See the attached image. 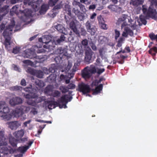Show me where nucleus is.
Listing matches in <instances>:
<instances>
[{
  "label": "nucleus",
  "mask_w": 157,
  "mask_h": 157,
  "mask_svg": "<svg viewBox=\"0 0 157 157\" xmlns=\"http://www.w3.org/2000/svg\"><path fill=\"white\" fill-rule=\"evenodd\" d=\"M15 25V22H13L11 24L7 27L6 29L4 31L3 36L5 39L4 44L5 48L8 51L11 50L12 47L11 46L10 42L11 39V32Z\"/></svg>",
  "instance_id": "nucleus-1"
},
{
  "label": "nucleus",
  "mask_w": 157,
  "mask_h": 157,
  "mask_svg": "<svg viewBox=\"0 0 157 157\" xmlns=\"http://www.w3.org/2000/svg\"><path fill=\"white\" fill-rule=\"evenodd\" d=\"M97 72L95 66L93 65H90V67L87 66L84 68L82 72V76L83 78L89 79Z\"/></svg>",
  "instance_id": "nucleus-2"
},
{
  "label": "nucleus",
  "mask_w": 157,
  "mask_h": 157,
  "mask_svg": "<svg viewBox=\"0 0 157 157\" xmlns=\"http://www.w3.org/2000/svg\"><path fill=\"white\" fill-rule=\"evenodd\" d=\"M88 41L87 39H85L82 40L81 42V44H78L77 46L75 47V50L76 52L75 56L77 57H81L83 54L84 50L82 48V46H84V48L86 49L87 48L88 44Z\"/></svg>",
  "instance_id": "nucleus-3"
},
{
  "label": "nucleus",
  "mask_w": 157,
  "mask_h": 157,
  "mask_svg": "<svg viewBox=\"0 0 157 157\" xmlns=\"http://www.w3.org/2000/svg\"><path fill=\"white\" fill-rule=\"evenodd\" d=\"M94 23L90 21H88L85 23V26L87 32L91 35H94L97 31V28Z\"/></svg>",
  "instance_id": "nucleus-4"
},
{
  "label": "nucleus",
  "mask_w": 157,
  "mask_h": 157,
  "mask_svg": "<svg viewBox=\"0 0 157 157\" xmlns=\"http://www.w3.org/2000/svg\"><path fill=\"white\" fill-rule=\"evenodd\" d=\"M85 57L84 61L85 63L89 64L90 62L93 52L89 47H87L85 49Z\"/></svg>",
  "instance_id": "nucleus-5"
},
{
  "label": "nucleus",
  "mask_w": 157,
  "mask_h": 157,
  "mask_svg": "<svg viewBox=\"0 0 157 157\" xmlns=\"http://www.w3.org/2000/svg\"><path fill=\"white\" fill-rule=\"evenodd\" d=\"M39 41L46 44V45H44L43 47L44 48H51L50 44L52 43V41H51V37L49 36L48 35L44 36L42 38H39Z\"/></svg>",
  "instance_id": "nucleus-6"
},
{
  "label": "nucleus",
  "mask_w": 157,
  "mask_h": 157,
  "mask_svg": "<svg viewBox=\"0 0 157 157\" xmlns=\"http://www.w3.org/2000/svg\"><path fill=\"white\" fill-rule=\"evenodd\" d=\"M78 90L85 94L89 93L90 91V88L89 85L82 82L78 85Z\"/></svg>",
  "instance_id": "nucleus-7"
},
{
  "label": "nucleus",
  "mask_w": 157,
  "mask_h": 157,
  "mask_svg": "<svg viewBox=\"0 0 157 157\" xmlns=\"http://www.w3.org/2000/svg\"><path fill=\"white\" fill-rule=\"evenodd\" d=\"M23 56L25 58H29L32 59L36 58V54L34 51L29 49L25 50L22 54Z\"/></svg>",
  "instance_id": "nucleus-8"
},
{
  "label": "nucleus",
  "mask_w": 157,
  "mask_h": 157,
  "mask_svg": "<svg viewBox=\"0 0 157 157\" xmlns=\"http://www.w3.org/2000/svg\"><path fill=\"white\" fill-rule=\"evenodd\" d=\"M22 100L21 98L15 97L10 99L9 101V103L11 106H14L21 104L22 103Z\"/></svg>",
  "instance_id": "nucleus-9"
},
{
  "label": "nucleus",
  "mask_w": 157,
  "mask_h": 157,
  "mask_svg": "<svg viewBox=\"0 0 157 157\" xmlns=\"http://www.w3.org/2000/svg\"><path fill=\"white\" fill-rule=\"evenodd\" d=\"M128 16L127 15L123 14H122L121 17L118 19L117 21V23L118 25L123 22L121 26V27L122 29L128 25L126 21V20L128 18Z\"/></svg>",
  "instance_id": "nucleus-10"
},
{
  "label": "nucleus",
  "mask_w": 157,
  "mask_h": 157,
  "mask_svg": "<svg viewBox=\"0 0 157 157\" xmlns=\"http://www.w3.org/2000/svg\"><path fill=\"white\" fill-rule=\"evenodd\" d=\"M5 104V101H0V113H2V114L8 113L10 111L9 108Z\"/></svg>",
  "instance_id": "nucleus-11"
},
{
  "label": "nucleus",
  "mask_w": 157,
  "mask_h": 157,
  "mask_svg": "<svg viewBox=\"0 0 157 157\" xmlns=\"http://www.w3.org/2000/svg\"><path fill=\"white\" fill-rule=\"evenodd\" d=\"M32 10L29 9H25L23 11L19 10V13L21 14V18L23 17V16L26 17H32Z\"/></svg>",
  "instance_id": "nucleus-12"
},
{
  "label": "nucleus",
  "mask_w": 157,
  "mask_h": 157,
  "mask_svg": "<svg viewBox=\"0 0 157 157\" xmlns=\"http://www.w3.org/2000/svg\"><path fill=\"white\" fill-rule=\"evenodd\" d=\"M72 98V96L69 97L67 94L64 95L59 99L58 102H59V104L60 103H66V104H67L68 102L70 101Z\"/></svg>",
  "instance_id": "nucleus-13"
},
{
  "label": "nucleus",
  "mask_w": 157,
  "mask_h": 157,
  "mask_svg": "<svg viewBox=\"0 0 157 157\" xmlns=\"http://www.w3.org/2000/svg\"><path fill=\"white\" fill-rule=\"evenodd\" d=\"M147 15L150 16L151 18L155 20H157V12L155 10L149 7L147 13Z\"/></svg>",
  "instance_id": "nucleus-14"
},
{
  "label": "nucleus",
  "mask_w": 157,
  "mask_h": 157,
  "mask_svg": "<svg viewBox=\"0 0 157 157\" xmlns=\"http://www.w3.org/2000/svg\"><path fill=\"white\" fill-rule=\"evenodd\" d=\"M46 104H48V108L50 109L55 108L56 106H59L60 107V105L59 102L52 101H45Z\"/></svg>",
  "instance_id": "nucleus-15"
},
{
  "label": "nucleus",
  "mask_w": 157,
  "mask_h": 157,
  "mask_svg": "<svg viewBox=\"0 0 157 157\" xmlns=\"http://www.w3.org/2000/svg\"><path fill=\"white\" fill-rule=\"evenodd\" d=\"M7 124L9 128L12 130H16L21 126V124L17 121H14L8 122Z\"/></svg>",
  "instance_id": "nucleus-16"
},
{
  "label": "nucleus",
  "mask_w": 157,
  "mask_h": 157,
  "mask_svg": "<svg viewBox=\"0 0 157 157\" xmlns=\"http://www.w3.org/2000/svg\"><path fill=\"white\" fill-rule=\"evenodd\" d=\"M70 27L71 30L76 34L77 36L80 37L79 31L78 30L76 25L74 21H71L70 23Z\"/></svg>",
  "instance_id": "nucleus-17"
},
{
  "label": "nucleus",
  "mask_w": 157,
  "mask_h": 157,
  "mask_svg": "<svg viewBox=\"0 0 157 157\" xmlns=\"http://www.w3.org/2000/svg\"><path fill=\"white\" fill-rule=\"evenodd\" d=\"M18 110H15V113H17L18 111ZM14 113L15 111L14 110H13L12 111V113H7V114H2V115L1 116V117L3 119H4L5 120H10L12 117H13V116H15L16 115H14Z\"/></svg>",
  "instance_id": "nucleus-18"
},
{
  "label": "nucleus",
  "mask_w": 157,
  "mask_h": 157,
  "mask_svg": "<svg viewBox=\"0 0 157 157\" xmlns=\"http://www.w3.org/2000/svg\"><path fill=\"white\" fill-rule=\"evenodd\" d=\"M24 131L21 129L20 130L16 131L13 133V135L17 139L19 140L22 138L24 134Z\"/></svg>",
  "instance_id": "nucleus-19"
},
{
  "label": "nucleus",
  "mask_w": 157,
  "mask_h": 157,
  "mask_svg": "<svg viewBox=\"0 0 157 157\" xmlns=\"http://www.w3.org/2000/svg\"><path fill=\"white\" fill-rule=\"evenodd\" d=\"M18 141L19 140L18 139H16L12 137L10 138L9 140L10 144L13 147H17V144Z\"/></svg>",
  "instance_id": "nucleus-20"
},
{
  "label": "nucleus",
  "mask_w": 157,
  "mask_h": 157,
  "mask_svg": "<svg viewBox=\"0 0 157 157\" xmlns=\"http://www.w3.org/2000/svg\"><path fill=\"white\" fill-rule=\"evenodd\" d=\"M48 9V5L46 4H43L39 11V13L41 14L45 13Z\"/></svg>",
  "instance_id": "nucleus-21"
},
{
  "label": "nucleus",
  "mask_w": 157,
  "mask_h": 157,
  "mask_svg": "<svg viewBox=\"0 0 157 157\" xmlns=\"http://www.w3.org/2000/svg\"><path fill=\"white\" fill-rule=\"evenodd\" d=\"M24 97L26 99H28V100L32 98H36L37 96V95L36 94L32 93L31 92V93H29V94H25L23 93Z\"/></svg>",
  "instance_id": "nucleus-22"
},
{
  "label": "nucleus",
  "mask_w": 157,
  "mask_h": 157,
  "mask_svg": "<svg viewBox=\"0 0 157 157\" xmlns=\"http://www.w3.org/2000/svg\"><path fill=\"white\" fill-rule=\"evenodd\" d=\"M52 91L53 87L52 86L50 85L48 86L45 88L44 90L45 93L49 95H51V94L52 93Z\"/></svg>",
  "instance_id": "nucleus-23"
},
{
  "label": "nucleus",
  "mask_w": 157,
  "mask_h": 157,
  "mask_svg": "<svg viewBox=\"0 0 157 157\" xmlns=\"http://www.w3.org/2000/svg\"><path fill=\"white\" fill-rule=\"evenodd\" d=\"M29 148V146H28L20 147L17 149V151H20L21 153L24 154Z\"/></svg>",
  "instance_id": "nucleus-24"
},
{
  "label": "nucleus",
  "mask_w": 157,
  "mask_h": 157,
  "mask_svg": "<svg viewBox=\"0 0 157 157\" xmlns=\"http://www.w3.org/2000/svg\"><path fill=\"white\" fill-rule=\"evenodd\" d=\"M103 88V85L101 84H100L97 86L94 90L93 94H97L100 93Z\"/></svg>",
  "instance_id": "nucleus-25"
},
{
  "label": "nucleus",
  "mask_w": 157,
  "mask_h": 157,
  "mask_svg": "<svg viewBox=\"0 0 157 157\" xmlns=\"http://www.w3.org/2000/svg\"><path fill=\"white\" fill-rule=\"evenodd\" d=\"M56 76L54 74H51L47 77V80L50 83H52L56 81Z\"/></svg>",
  "instance_id": "nucleus-26"
},
{
  "label": "nucleus",
  "mask_w": 157,
  "mask_h": 157,
  "mask_svg": "<svg viewBox=\"0 0 157 157\" xmlns=\"http://www.w3.org/2000/svg\"><path fill=\"white\" fill-rule=\"evenodd\" d=\"M143 2V0H132V5L136 6H137L139 5L142 4Z\"/></svg>",
  "instance_id": "nucleus-27"
},
{
  "label": "nucleus",
  "mask_w": 157,
  "mask_h": 157,
  "mask_svg": "<svg viewBox=\"0 0 157 157\" xmlns=\"http://www.w3.org/2000/svg\"><path fill=\"white\" fill-rule=\"evenodd\" d=\"M149 54L152 55L153 56H155L156 53H157V48L156 47H154L151 48L149 51Z\"/></svg>",
  "instance_id": "nucleus-28"
},
{
  "label": "nucleus",
  "mask_w": 157,
  "mask_h": 157,
  "mask_svg": "<svg viewBox=\"0 0 157 157\" xmlns=\"http://www.w3.org/2000/svg\"><path fill=\"white\" fill-rule=\"evenodd\" d=\"M9 149L7 147H3L1 148L0 152L4 155H7L9 153Z\"/></svg>",
  "instance_id": "nucleus-29"
},
{
  "label": "nucleus",
  "mask_w": 157,
  "mask_h": 157,
  "mask_svg": "<svg viewBox=\"0 0 157 157\" xmlns=\"http://www.w3.org/2000/svg\"><path fill=\"white\" fill-rule=\"evenodd\" d=\"M54 6H55L52 10L53 11L52 12L54 11H56V10H58L61 9L63 6V2H61L56 6L55 5Z\"/></svg>",
  "instance_id": "nucleus-30"
},
{
  "label": "nucleus",
  "mask_w": 157,
  "mask_h": 157,
  "mask_svg": "<svg viewBox=\"0 0 157 157\" xmlns=\"http://www.w3.org/2000/svg\"><path fill=\"white\" fill-rule=\"evenodd\" d=\"M9 7V6L7 5H6L4 6L3 7L0 8V13H5L3 14H5V15L8 12L7 9Z\"/></svg>",
  "instance_id": "nucleus-31"
},
{
  "label": "nucleus",
  "mask_w": 157,
  "mask_h": 157,
  "mask_svg": "<svg viewBox=\"0 0 157 157\" xmlns=\"http://www.w3.org/2000/svg\"><path fill=\"white\" fill-rule=\"evenodd\" d=\"M124 31L127 33L128 35H129L130 36H132L133 35V31L128 27H125L124 29Z\"/></svg>",
  "instance_id": "nucleus-32"
},
{
  "label": "nucleus",
  "mask_w": 157,
  "mask_h": 157,
  "mask_svg": "<svg viewBox=\"0 0 157 157\" xmlns=\"http://www.w3.org/2000/svg\"><path fill=\"white\" fill-rule=\"evenodd\" d=\"M22 89V87L17 85L13 86L10 88V90L12 91H21Z\"/></svg>",
  "instance_id": "nucleus-33"
},
{
  "label": "nucleus",
  "mask_w": 157,
  "mask_h": 157,
  "mask_svg": "<svg viewBox=\"0 0 157 157\" xmlns=\"http://www.w3.org/2000/svg\"><path fill=\"white\" fill-rule=\"evenodd\" d=\"M13 21H14L15 23V21L14 20L12 21L10 24L6 27V26L5 24H4L3 23H2L0 25V32L1 33H2V31L4 30V31L7 28V27L9 25H10L11 23Z\"/></svg>",
  "instance_id": "nucleus-34"
},
{
  "label": "nucleus",
  "mask_w": 157,
  "mask_h": 157,
  "mask_svg": "<svg viewBox=\"0 0 157 157\" xmlns=\"http://www.w3.org/2000/svg\"><path fill=\"white\" fill-rule=\"evenodd\" d=\"M149 37L152 40H156L157 42V34L155 35L152 33L149 34Z\"/></svg>",
  "instance_id": "nucleus-35"
},
{
  "label": "nucleus",
  "mask_w": 157,
  "mask_h": 157,
  "mask_svg": "<svg viewBox=\"0 0 157 157\" xmlns=\"http://www.w3.org/2000/svg\"><path fill=\"white\" fill-rule=\"evenodd\" d=\"M35 83L36 85L40 87H43L44 86V82L43 81L38 79H36L35 81Z\"/></svg>",
  "instance_id": "nucleus-36"
},
{
  "label": "nucleus",
  "mask_w": 157,
  "mask_h": 157,
  "mask_svg": "<svg viewBox=\"0 0 157 157\" xmlns=\"http://www.w3.org/2000/svg\"><path fill=\"white\" fill-rule=\"evenodd\" d=\"M27 103L29 105L34 106H36V103L35 100H33L32 99L28 100L27 101Z\"/></svg>",
  "instance_id": "nucleus-37"
},
{
  "label": "nucleus",
  "mask_w": 157,
  "mask_h": 157,
  "mask_svg": "<svg viewBox=\"0 0 157 157\" xmlns=\"http://www.w3.org/2000/svg\"><path fill=\"white\" fill-rule=\"evenodd\" d=\"M59 0H49L48 5L52 7L55 6Z\"/></svg>",
  "instance_id": "nucleus-38"
},
{
  "label": "nucleus",
  "mask_w": 157,
  "mask_h": 157,
  "mask_svg": "<svg viewBox=\"0 0 157 157\" xmlns=\"http://www.w3.org/2000/svg\"><path fill=\"white\" fill-rule=\"evenodd\" d=\"M11 12H13L16 14L17 15H18L19 13L18 12V7L16 5L13 7L11 10Z\"/></svg>",
  "instance_id": "nucleus-39"
},
{
  "label": "nucleus",
  "mask_w": 157,
  "mask_h": 157,
  "mask_svg": "<svg viewBox=\"0 0 157 157\" xmlns=\"http://www.w3.org/2000/svg\"><path fill=\"white\" fill-rule=\"evenodd\" d=\"M56 29L59 32L61 33H63V26L61 25L58 24L57 25H56L55 27Z\"/></svg>",
  "instance_id": "nucleus-40"
},
{
  "label": "nucleus",
  "mask_w": 157,
  "mask_h": 157,
  "mask_svg": "<svg viewBox=\"0 0 157 157\" xmlns=\"http://www.w3.org/2000/svg\"><path fill=\"white\" fill-rule=\"evenodd\" d=\"M60 92L58 90H56L53 92H52L51 94L52 96L54 97H58L60 96Z\"/></svg>",
  "instance_id": "nucleus-41"
},
{
  "label": "nucleus",
  "mask_w": 157,
  "mask_h": 157,
  "mask_svg": "<svg viewBox=\"0 0 157 157\" xmlns=\"http://www.w3.org/2000/svg\"><path fill=\"white\" fill-rule=\"evenodd\" d=\"M72 12L75 13V15H77L78 17H80L81 15V13L80 11L78 9L74 8Z\"/></svg>",
  "instance_id": "nucleus-42"
},
{
  "label": "nucleus",
  "mask_w": 157,
  "mask_h": 157,
  "mask_svg": "<svg viewBox=\"0 0 157 157\" xmlns=\"http://www.w3.org/2000/svg\"><path fill=\"white\" fill-rule=\"evenodd\" d=\"M59 89L63 93H65L68 91V89L67 86H61L59 87Z\"/></svg>",
  "instance_id": "nucleus-43"
},
{
  "label": "nucleus",
  "mask_w": 157,
  "mask_h": 157,
  "mask_svg": "<svg viewBox=\"0 0 157 157\" xmlns=\"http://www.w3.org/2000/svg\"><path fill=\"white\" fill-rule=\"evenodd\" d=\"M20 51V48L19 47L16 46L13 48L12 52L14 54L18 53Z\"/></svg>",
  "instance_id": "nucleus-44"
},
{
  "label": "nucleus",
  "mask_w": 157,
  "mask_h": 157,
  "mask_svg": "<svg viewBox=\"0 0 157 157\" xmlns=\"http://www.w3.org/2000/svg\"><path fill=\"white\" fill-rule=\"evenodd\" d=\"M65 37L64 35L62 34L59 38L57 40L56 42L58 44H59L61 42L64 41L65 40Z\"/></svg>",
  "instance_id": "nucleus-45"
},
{
  "label": "nucleus",
  "mask_w": 157,
  "mask_h": 157,
  "mask_svg": "<svg viewBox=\"0 0 157 157\" xmlns=\"http://www.w3.org/2000/svg\"><path fill=\"white\" fill-rule=\"evenodd\" d=\"M65 10L68 12V14L69 15L71 16V8L68 5L65 6Z\"/></svg>",
  "instance_id": "nucleus-46"
},
{
  "label": "nucleus",
  "mask_w": 157,
  "mask_h": 157,
  "mask_svg": "<svg viewBox=\"0 0 157 157\" xmlns=\"http://www.w3.org/2000/svg\"><path fill=\"white\" fill-rule=\"evenodd\" d=\"M80 33L82 36H85L87 34L86 31L83 28H81L80 29Z\"/></svg>",
  "instance_id": "nucleus-47"
},
{
  "label": "nucleus",
  "mask_w": 157,
  "mask_h": 157,
  "mask_svg": "<svg viewBox=\"0 0 157 157\" xmlns=\"http://www.w3.org/2000/svg\"><path fill=\"white\" fill-rule=\"evenodd\" d=\"M67 87L68 90L69 89H74L75 88V85L73 83H70L67 86Z\"/></svg>",
  "instance_id": "nucleus-48"
},
{
  "label": "nucleus",
  "mask_w": 157,
  "mask_h": 157,
  "mask_svg": "<svg viewBox=\"0 0 157 157\" xmlns=\"http://www.w3.org/2000/svg\"><path fill=\"white\" fill-rule=\"evenodd\" d=\"M140 19L141 22L144 25H146L147 23V21L144 16H140Z\"/></svg>",
  "instance_id": "nucleus-49"
},
{
  "label": "nucleus",
  "mask_w": 157,
  "mask_h": 157,
  "mask_svg": "<svg viewBox=\"0 0 157 157\" xmlns=\"http://www.w3.org/2000/svg\"><path fill=\"white\" fill-rule=\"evenodd\" d=\"M35 99L36 103L37 104V103L41 102L43 101V99L41 97H38L37 96L35 98Z\"/></svg>",
  "instance_id": "nucleus-50"
},
{
  "label": "nucleus",
  "mask_w": 157,
  "mask_h": 157,
  "mask_svg": "<svg viewBox=\"0 0 157 157\" xmlns=\"http://www.w3.org/2000/svg\"><path fill=\"white\" fill-rule=\"evenodd\" d=\"M37 76L39 78H42L43 76V72L41 71H38L36 73Z\"/></svg>",
  "instance_id": "nucleus-51"
},
{
  "label": "nucleus",
  "mask_w": 157,
  "mask_h": 157,
  "mask_svg": "<svg viewBox=\"0 0 157 157\" xmlns=\"http://www.w3.org/2000/svg\"><path fill=\"white\" fill-rule=\"evenodd\" d=\"M27 72L31 75H34L35 71L31 67H29L27 69Z\"/></svg>",
  "instance_id": "nucleus-52"
},
{
  "label": "nucleus",
  "mask_w": 157,
  "mask_h": 157,
  "mask_svg": "<svg viewBox=\"0 0 157 157\" xmlns=\"http://www.w3.org/2000/svg\"><path fill=\"white\" fill-rule=\"evenodd\" d=\"M97 18L98 21L99 25L104 22V21L103 20V18L101 16H98L97 17Z\"/></svg>",
  "instance_id": "nucleus-53"
},
{
  "label": "nucleus",
  "mask_w": 157,
  "mask_h": 157,
  "mask_svg": "<svg viewBox=\"0 0 157 157\" xmlns=\"http://www.w3.org/2000/svg\"><path fill=\"white\" fill-rule=\"evenodd\" d=\"M115 39L117 40L120 36V32L116 29L115 30Z\"/></svg>",
  "instance_id": "nucleus-54"
},
{
  "label": "nucleus",
  "mask_w": 157,
  "mask_h": 157,
  "mask_svg": "<svg viewBox=\"0 0 157 157\" xmlns=\"http://www.w3.org/2000/svg\"><path fill=\"white\" fill-rule=\"evenodd\" d=\"M99 51L100 56L101 57V58H102V57L104 56V54L105 53V52L104 51L103 48H102L100 49Z\"/></svg>",
  "instance_id": "nucleus-55"
},
{
  "label": "nucleus",
  "mask_w": 157,
  "mask_h": 157,
  "mask_svg": "<svg viewBox=\"0 0 157 157\" xmlns=\"http://www.w3.org/2000/svg\"><path fill=\"white\" fill-rule=\"evenodd\" d=\"M55 60L57 64H59L61 60V57L59 56H57L55 58Z\"/></svg>",
  "instance_id": "nucleus-56"
},
{
  "label": "nucleus",
  "mask_w": 157,
  "mask_h": 157,
  "mask_svg": "<svg viewBox=\"0 0 157 157\" xmlns=\"http://www.w3.org/2000/svg\"><path fill=\"white\" fill-rule=\"evenodd\" d=\"M24 90L26 92L31 93L32 92L33 89L31 87H27L24 88Z\"/></svg>",
  "instance_id": "nucleus-57"
},
{
  "label": "nucleus",
  "mask_w": 157,
  "mask_h": 157,
  "mask_svg": "<svg viewBox=\"0 0 157 157\" xmlns=\"http://www.w3.org/2000/svg\"><path fill=\"white\" fill-rule=\"evenodd\" d=\"M32 1L31 0H24L23 1L24 4L26 5L28 4L29 5H31L32 3Z\"/></svg>",
  "instance_id": "nucleus-58"
},
{
  "label": "nucleus",
  "mask_w": 157,
  "mask_h": 157,
  "mask_svg": "<svg viewBox=\"0 0 157 157\" xmlns=\"http://www.w3.org/2000/svg\"><path fill=\"white\" fill-rule=\"evenodd\" d=\"M99 25L101 28L103 29L106 30L107 29V25L104 22L100 24Z\"/></svg>",
  "instance_id": "nucleus-59"
},
{
  "label": "nucleus",
  "mask_w": 157,
  "mask_h": 157,
  "mask_svg": "<svg viewBox=\"0 0 157 157\" xmlns=\"http://www.w3.org/2000/svg\"><path fill=\"white\" fill-rule=\"evenodd\" d=\"M10 149H9V153L10 154H13L17 151V149H13L11 147H10Z\"/></svg>",
  "instance_id": "nucleus-60"
},
{
  "label": "nucleus",
  "mask_w": 157,
  "mask_h": 157,
  "mask_svg": "<svg viewBox=\"0 0 157 157\" xmlns=\"http://www.w3.org/2000/svg\"><path fill=\"white\" fill-rule=\"evenodd\" d=\"M30 113L33 115H35L37 113V111L36 109L34 108H33L31 111Z\"/></svg>",
  "instance_id": "nucleus-61"
},
{
  "label": "nucleus",
  "mask_w": 157,
  "mask_h": 157,
  "mask_svg": "<svg viewBox=\"0 0 157 157\" xmlns=\"http://www.w3.org/2000/svg\"><path fill=\"white\" fill-rule=\"evenodd\" d=\"M58 13V11L53 12L52 13H50L49 15L50 16V17H51L53 18H54L56 16V14Z\"/></svg>",
  "instance_id": "nucleus-62"
},
{
  "label": "nucleus",
  "mask_w": 157,
  "mask_h": 157,
  "mask_svg": "<svg viewBox=\"0 0 157 157\" xmlns=\"http://www.w3.org/2000/svg\"><path fill=\"white\" fill-rule=\"evenodd\" d=\"M56 52H57L58 54H61L63 53V50H62V48H60L57 49Z\"/></svg>",
  "instance_id": "nucleus-63"
},
{
  "label": "nucleus",
  "mask_w": 157,
  "mask_h": 157,
  "mask_svg": "<svg viewBox=\"0 0 157 157\" xmlns=\"http://www.w3.org/2000/svg\"><path fill=\"white\" fill-rule=\"evenodd\" d=\"M105 71V69L104 68L99 69H98L97 72L98 74L100 75Z\"/></svg>",
  "instance_id": "nucleus-64"
}]
</instances>
